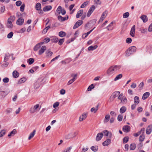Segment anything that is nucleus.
I'll return each mask as SVG.
<instances>
[{
	"label": "nucleus",
	"mask_w": 152,
	"mask_h": 152,
	"mask_svg": "<svg viewBox=\"0 0 152 152\" xmlns=\"http://www.w3.org/2000/svg\"><path fill=\"white\" fill-rule=\"evenodd\" d=\"M43 79L42 78H39L34 83V87L35 89L39 88L42 85Z\"/></svg>",
	"instance_id": "nucleus-1"
},
{
	"label": "nucleus",
	"mask_w": 152,
	"mask_h": 152,
	"mask_svg": "<svg viewBox=\"0 0 152 152\" xmlns=\"http://www.w3.org/2000/svg\"><path fill=\"white\" fill-rule=\"evenodd\" d=\"M136 48H128L125 52L126 56H129L136 50Z\"/></svg>",
	"instance_id": "nucleus-2"
},
{
	"label": "nucleus",
	"mask_w": 152,
	"mask_h": 152,
	"mask_svg": "<svg viewBox=\"0 0 152 152\" xmlns=\"http://www.w3.org/2000/svg\"><path fill=\"white\" fill-rule=\"evenodd\" d=\"M119 91H115L110 96L109 99L110 101L112 102L113 101L114 98L117 97L120 94Z\"/></svg>",
	"instance_id": "nucleus-3"
},
{
	"label": "nucleus",
	"mask_w": 152,
	"mask_h": 152,
	"mask_svg": "<svg viewBox=\"0 0 152 152\" xmlns=\"http://www.w3.org/2000/svg\"><path fill=\"white\" fill-rule=\"evenodd\" d=\"M108 14V12L107 10H105L103 12L101 17L99 21V23L102 22L103 20L106 18Z\"/></svg>",
	"instance_id": "nucleus-4"
},
{
	"label": "nucleus",
	"mask_w": 152,
	"mask_h": 152,
	"mask_svg": "<svg viewBox=\"0 0 152 152\" xmlns=\"http://www.w3.org/2000/svg\"><path fill=\"white\" fill-rule=\"evenodd\" d=\"M77 74H72L71 75V76L73 77V78L72 79H71L67 83V85H69L72 83L77 79Z\"/></svg>",
	"instance_id": "nucleus-5"
},
{
	"label": "nucleus",
	"mask_w": 152,
	"mask_h": 152,
	"mask_svg": "<svg viewBox=\"0 0 152 152\" xmlns=\"http://www.w3.org/2000/svg\"><path fill=\"white\" fill-rule=\"evenodd\" d=\"M95 9V6L93 5H92L89 8L87 13V16L89 17L91 15V14L93 12Z\"/></svg>",
	"instance_id": "nucleus-6"
},
{
	"label": "nucleus",
	"mask_w": 152,
	"mask_h": 152,
	"mask_svg": "<svg viewBox=\"0 0 152 152\" xmlns=\"http://www.w3.org/2000/svg\"><path fill=\"white\" fill-rule=\"evenodd\" d=\"M115 72L113 66L110 67L107 70V74L109 75H111L114 74Z\"/></svg>",
	"instance_id": "nucleus-7"
},
{
	"label": "nucleus",
	"mask_w": 152,
	"mask_h": 152,
	"mask_svg": "<svg viewBox=\"0 0 152 152\" xmlns=\"http://www.w3.org/2000/svg\"><path fill=\"white\" fill-rule=\"evenodd\" d=\"M83 23V21L81 20H78L74 25L73 27L74 29H75Z\"/></svg>",
	"instance_id": "nucleus-8"
},
{
	"label": "nucleus",
	"mask_w": 152,
	"mask_h": 152,
	"mask_svg": "<svg viewBox=\"0 0 152 152\" xmlns=\"http://www.w3.org/2000/svg\"><path fill=\"white\" fill-rule=\"evenodd\" d=\"M39 105L37 104L34 105L33 107H31L30 110V111L31 113H33L36 112V109L39 107Z\"/></svg>",
	"instance_id": "nucleus-9"
},
{
	"label": "nucleus",
	"mask_w": 152,
	"mask_h": 152,
	"mask_svg": "<svg viewBox=\"0 0 152 152\" xmlns=\"http://www.w3.org/2000/svg\"><path fill=\"white\" fill-rule=\"evenodd\" d=\"M135 25L133 26L132 27L130 33V35L132 37H134L135 35Z\"/></svg>",
	"instance_id": "nucleus-10"
},
{
	"label": "nucleus",
	"mask_w": 152,
	"mask_h": 152,
	"mask_svg": "<svg viewBox=\"0 0 152 152\" xmlns=\"http://www.w3.org/2000/svg\"><path fill=\"white\" fill-rule=\"evenodd\" d=\"M24 23V19L22 18H19L16 21V23L18 25L21 26Z\"/></svg>",
	"instance_id": "nucleus-11"
},
{
	"label": "nucleus",
	"mask_w": 152,
	"mask_h": 152,
	"mask_svg": "<svg viewBox=\"0 0 152 152\" xmlns=\"http://www.w3.org/2000/svg\"><path fill=\"white\" fill-rule=\"evenodd\" d=\"M152 131V125H149L147 127L146 130V133L147 134H151Z\"/></svg>",
	"instance_id": "nucleus-12"
},
{
	"label": "nucleus",
	"mask_w": 152,
	"mask_h": 152,
	"mask_svg": "<svg viewBox=\"0 0 152 152\" xmlns=\"http://www.w3.org/2000/svg\"><path fill=\"white\" fill-rule=\"evenodd\" d=\"M103 134L102 133H98L96 136V141H99L101 140L103 137Z\"/></svg>",
	"instance_id": "nucleus-13"
},
{
	"label": "nucleus",
	"mask_w": 152,
	"mask_h": 152,
	"mask_svg": "<svg viewBox=\"0 0 152 152\" xmlns=\"http://www.w3.org/2000/svg\"><path fill=\"white\" fill-rule=\"evenodd\" d=\"M130 127L128 125L124 126L123 127V130L124 132H128L130 131Z\"/></svg>",
	"instance_id": "nucleus-14"
},
{
	"label": "nucleus",
	"mask_w": 152,
	"mask_h": 152,
	"mask_svg": "<svg viewBox=\"0 0 152 152\" xmlns=\"http://www.w3.org/2000/svg\"><path fill=\"white\" fill-rule=\"evenodd\" d=\"M87 115V113H84L83 114L81 115L79 118V121H81L85 120L86 118Z\"/></svg>",
	"instance_id": "nucleus-15"
},
{
	"label": "nucleus",
	"mask_w": 152,
	"mask_h": 152,
	"mask_svg": "<svg viewBox=\"0 0 152 152\" xmlns=\"http://www.w3.org/2000/svg\"><path fill=\"white\" fill-rule=\"evenodd\" d=\"M68 18V17L67 16V17H63L61 15H59L58 17V20L61 22H62L65 21L66 20H67Z\"/></svg>",
	"instance_id": "nucleus-16"
},
{
	"label": "nucleus",
	"mask_w": 152,
	"mask_h": 152,
	"mask_svg": "<svg viewBox=\"0 0 152 152\" xmlns=\"http://www.w3.org/2000/svg\"><path fill=\"white\" fill-rule=\"evenodd\" d=\"M62 7L61 6H59L58 7L56 10V12L55 13V15H60Z\"/></svg>",
	"instance_id": "nucleus-17"
},
{
	"label": "nucleus",
	"mask_w": 152,
	"mask_h": 152,
	"mask_svg": "<svg viewBox=\"0 0 152 152\" xmlns=\"http://www.w3.org/2000/svg\"><path fill=\"white\" fill-rule=\"evenodd\" d=\"M39 67L38 66H36L33 67L31 69L29 70V72L31 73H33L35 72L36 71Z\"/></svg>",
	"instance_id": "nucleus-18"
},
{
	"label": "nucleus",
	"mask_w": 152,
	"mask_h": 152,
	"mask_svg": "<svg viewBox=\"0 0 152 152\" xmlns=\"http://www.w3.org/2000/svg\"><path fill=\"white\" fill-rule=\"evenodd\" d=\"M111 142V140L110 139H107L102 143V145L104 146H106L108 145Z\"/></svg>",
	"instance_id": "nucleus-19"
},
{
	"label": "nucleus",
	"mask_w": 152,
	"mask_h": 152,
	"mask_svg": "<svg viewBox=\"0 0 152 152\" xmlns=\"http://www.w3.org/2000/svg\"><path fill=\"white\" fill-rule=\"evenodd\" d=\"M44 43V42L39 43L35 45L34 48H45L46 47L45 45H43Z\"/></svg>",
	"instance_id": "nucleus-20"
},
{
	"label": "nucleus",
	"mask_w": 152,
	"mask_h": 152,
	"mask_svg": "<svg viewBox=\"0 0 152 152\" xmlns=\"http://www.w3.org/2000/svg\"><path fill=\"white\" fill-rule=\"evenodd\" d=\"M134 104H138L140 102V99L138 97L135 96L134 98Z\"/></svg>",
	"instance_id": "nucleus-21"
},
{
	"label": "nucleus",
	"mask_w": 152,
	"mask_h": 152,
	"mask_svg": "<svg viewBox=\"0 0 152 152\" xmlns=\"http://www.w3.org/2000/svg\"><path fill=\"white\" fill-rule=\"evenodd\" d=\"M52 8V7L51 6H47L43 8V10L44 12H47L50 10Z\"/></svg>",
	"instance_id": "nucleus-22"
},
{
	"label": "nucleus",
	"mask_w": 152,
	"mask_h": 152,
	"mask_svg": "<svg viewBox=\"0 0 152 152\" xmlns=\"http://www.w3.org/2000/svg\"><path fill=\"white\" fill-rule=\"evenodd\" d=\"M13 22L11 21L8 19L7 23V27L9 28H12L13 27V24L12 22Z\"/></svg>",
	"instance_id": "nucleus-23"
},
{
	"label": "nucleus",
	"mask_w": 152,
	"mask_h": 152,
	"mask_svg": "<svg viewBox=\"0 0 152 152\" xmlns=\"http://www.w3.org/2000/svg\"><path fill=\"white\" fill-rule=\"evenodd\" d=\"M99 106V104H98L96 106V107H92L91 109V111L92 112H94V113H96L97 111L98 110Z\"/></svg>",
	"instance_id": "nucleus-24"
},
{
	"label": "nucleus",
	"mask_w": 152,
	"mask_h": 152,
	"mask_svg": "<svg viewBox=\"0 0 152 152\" xmlns=\"http://www.w3.org/2000/svg\"><path fill=\"white\" fill-rule=\"evenodd\" d=\"M149 95L150 93L149 92H145L143 94L142 96V99L143 100L145 99L149 96Z\"/></svg>",
	"instance_id": "nucleus-25"
},
{
	"label": "nucleus",
	"mask_w": 152,
	"mask_h": 152,
	"mask_svg": "<svg viewBox=\"0 0 152 152\" xmlns=\"http://www.w3.org/2000/svg\"><path fill=\"white\" fill-rule=\"evenodd\" d=\"M83 10H80L79 11L76 15V17L77 18H78L80 17L82 15L83 13Z\"/></svg>",
	"instance_id": "nucleus-26"
},
{
	"label": "nucleus",
	"mask_w": 152,
	"mask_h": 152,
	"mask_svg": "<svg viewBox=\"0 0 152 152\" xmlns=\"http://www.w3.org/2000/svg\"><path fill=\"white\" fill-rule=\"evenodd\" d=\"M140 18L144 23L146 22L148 20V18L147 16L145 15H142L140 17Z\"/></svg>",
	"instance_id": "nucleus-27"
},
{
	"label": "nucleus",
	"mask_w": 152,
	"mask_h": 152,
	"mask_svg": "<svg viewBox=\"0 0 152 152\" xmlns=\"http://www.w3.org/2000/svg\"><path fill=\"white\" fill-rule=\"evenodd\" d=\"M13 77L15 78H16L19 76V73L16 71H13L12 73Z\"/></svg>",
	"instance_id": "nucleus-28"
},
{
	"label": "nucleus",
	"mask_w": 152,
	"mask_h": 152,
	"mask_svg": "<svg viewBox=\"0 0 152 152\" xmlns=\"http://www.w3.org/2000/svg\"><path fill=\"white\" fill-rule=\"evenodd\" d=\"M6 129H3L0 132V137H2L6 134Z\"/></svg>",
	"instance_id": "nucleus-29"
},
{
	"label": "nucleus",
	"mask_w": 152,
	"mask_h": 152,
	"mask_svg": "<svg viewBox=\"0 0 152 152\" xmlns=\"http://www.w3.org/2000/svg\"><path fill=\"white\" fill-rule=\"evenodd\" d=\"M126 110V107L125 106H123L120 108V112L121 113H123L125 112Z\"/></svg>",
	"instance_id": "nucleus-30"
},
{
	"label": "nucleus",
	"mask_w": 152,
	"mask_h": 152,
	"mask_svg": "<svg viewBox=\"0 0 152 152\" xmlns=\"http://www.w3.org/2000/svg\"><path fill=\"white\" fill-rule=\"evenodd\" d=\"M16 130L15 129H14L8 134V136L9 137L13 136L16 134Z\"/></svg>",
	"instance_id": "nucleus-31"
},
{
	"label": "nucleus",
	"mask_w": 152,
	"mask_h": 152,
	"mask_svg": "<svg viewBox=\"0 0 152 152\" xmlns=\"http://www.w3.org/2000/svg\"><path fill=\"white\" fill-rule=\"evenodd\" d=\"M127 101V99L125 97L123 96L121 100V103L123 104H126Z\"/></svg>",
	"instance_id": "nucleus-32"
},
{
	"label": "nucleus",
	"mask_w": 152,
	"mask_h": 152,
	"mask_svg": "<svg viewBox=\"0 0 152 152\" xmlns=\"http://www.w3.org/2000/svg\"><path fill=\"white\" fill-rule=\"evenodd\" d=\"M95 27H94L93 28L92 30H91L88 32L84 34L83 36L82 37H83V36H85V37L84 38H85L87 37L93 31V30L95 28Z\"/></svg>",
	"instance_id": "nucleus-33"
},
{
	"label": "nucleus",
	"mask_w": 152,
	"mask_h": 152,
	"mask_svg": "<svg viewBox=\"0 0 152 152\" xmlns=\"http://www.w3.org/2000/svg\"><path fill=\"white\" fill-rule=\"evenodd\" d=\"M136 148V144L134 143H133L130 144V149L131 150H134Z\"/></svg>",
	"instance_id": "nucleus-34"
},
{
	"label": "nucleus",
	"mask_w": 152,
	"mask_h": 152,
	"mask_svg": "<svg viewBox=\"0 0 152 152\" xmlns=\"http://www.w3.org/2000/svg\"><path fill=\"white\" fill-rule=\"evenodd\" d=\"M66 35L65 32L63 31H60L58 34V35L61 37H65Z\"/></svg>",
	"instance_id": "nucleus-35"
},
{
	"label": "nucleus",
	"mask_w": 152,
	"mask_h": 152,
	"mask_svg": "<svg viewBox=\"0 0 152 152\" xmlns=\"http://www.w3.org/2000/svg\"><path fill=\"white\" fill-rule=\"evenodd\" d=\"M122 77V74H119L117 75L114 79V81H116V80H119Z\"/></svg>",
	"instance_id": "nucleus-36"
},
{
	"label": "nucleus",
	"mask_w": 152,
	"mask_h": 152,
	"mask_svg": "<svg viewBox=\"0 0 152 152\" xmlns=\"http://www.w3.org/2000/svg\"><path fill=\"white\" fill-rule=\"evenodd\" d=\"M36 9L37 10H40L41 9V4L39 3H37L36 5Z\"/></svg>",
	"instance_id": "nucleus-37"
},
{
	"label": "nucleus",
	"mask_w": 152,
	"mask_h": 152,
	"mask_svg": "<svg viewBox=\"0 0 152 152\" xmlns=\"http://www.w3.org/2000/svg\"><path fill=\"white\" fill-rule=\"evenodd\" d=\"M110 118V116L109 114L107 115L105 117L104 120V122H107L109 120Z\"/></svg>",
	"instance_id": "nucleus-38"
},
{
	"label": "nucleus",
	"mask_w": 152,
	"mask_h": 152,
	"mask_svg": "<svg viewBox=\"0 0 152 152\" xmlns=\"http://www.w3.org/2000/svg\"><path fill=\"white\" fill-rule=\"evenodd\" d=\"M26 80V79L25 77H23L19 80L18 82L19 84H21L24 82Z\"/></svg>",
	"instance_id": "nucleus-39"
},
{
	"label": "nucleus",
	"mask_w": 152,
	"mask_h": 152,
	"mask_svg": "<svg viewBox=\"0 0 152 152\" xmlns=\"http://www.w3.org/2000/svg\"><path fill=\"white\" fill-rule=\"evenodd\" d=\"M113 66L115 72L119 70L121 68V66L120 65H115Z\"/></svg>",
	"instance_id": "nucleus-40"
},
{
	"label": "nucleus",
	"mask_w": 152,
	"mask_h": 152,
	"mask_svg": "<svg viewBox=\"0 0 152 152\" xmlns=\"http://www.w3.org/2000/svg\"><path fill=\"white\" fill-rule=\"evenodd\" d=\"M46 53L47 54V56L50 57L52 56L53 53L52 52L48 50L46 51Z\"/></svg>",
	"instance_id": "nucleus-41"
},
{
	"label": "nucleus",
	"mask_w": 152,
	"mask_h": 152,
	"mask_svg": "<svg viewBox=\"0 0 152 152\" xmlns=\"http://www.w3.org/2000/svg\"><path fill=\"white\" fill-rule=\"evenodd\" d=\"M15 19V16L13 15V16H11L10 17H9L8 19L9 20H10L12 21V22H14Z\"/></svg>",
	"instance_id": "nucleus-42"
},
{
	"label": "nucleus",
	"mask_w": 152,
	"mask_h": 152,
	"mask_svg": "<svg viewBox=\"0 0 152 152\" xmlns=\"http://www.w3.org/2000/svg\"><path fill=\"white\" fill-rule=\"evenodd\" d=\"M91 149L94 151L96 152L98 150V147L96 146H93L91 147Z\"/></svg>",
	"instance_id": "nucleus-43"
},
{
	"label": "nucleus",
	"mask_w": 152,
	"mask_h": 152,
	"mask_svg": "<svg viewBox=\"0 0 152 152\" xmlns=\"http://www.w3.org/2000/svg\"><path fill=\"white\" fill-rule=\"evenodd\" d=\"M35 130H34L33 132L30 134V136H29V140L34 136L35 134Z\"/></svg>",
	"instance_id": "nucleus-44"
},
{
	"label": "nucleus",
	"mask_w": 152,
	"mask_h": 152,
	"mask_svg": "<svg viewBox=\"0 0 152 152\" xmlns=\"http://www.w3.org/2000/svg\"><path fill=\"white\" fill-rule=\"evenodd\" d=\"M89 2L88 1H86L84 2L80 6V8H83L85 7L89 3Z\"/></svg>",
	"instance_id": "nucleus-45"
},
{
	"label": "nucleus",
	"mask_w": 152,
	"mask_h": 152,
	"mask_svg": "<svg viewBox=\"0 0 152 152\" xmlns=\"http://www.w3.org/2000/svg\"><path fill=\"white\" fill-rule=\"evenodd\" d=\"M94 87V85L93 84H92L88 88H87V90L88 91H90L92 89H93Z\"/></svg>",
	"instance_id": "nucleus-46"
},
{
	"label": "nucleus",
	"mask_w": 152,
	"mask_h": 152,
	"mask_svg": "<svg viewBox=\"0 0 152 152\" xmlns=\"http://www.w3.org/2000/svg\"><path fill=\"white\" fill-rule=\"evenodd\" d=\"M113 22H112L107 27V28L108 30H111L113 29V27L109 28L110 27H112Z\"/></svg>",
	"instance_id": "nucleus-47"
},
{
	"label": "nucleus",
	"mask_w": 152,
	"mask_h": 152,
	"mask_svg": "<svg viewBox=\"0 0 152 152\" xmlns=\"http://www.w3.org/2000/svg\"><path fill=\"white\" fill-rule=\"evenodd\" d=\"M129 140V137H124L123 139V143H126Z\"/></svg>",
	"instance_id": "nucleus-48"
},
{
	"label": "nucleus",
	"mask_w": 152,
	"mask_h": 152,
	"mask_svg": "<svg viewBox=\"0 0 152 152\" xmlns=\"http://www.w3.org/2000/svg\"><path fill=\"white\" fill-rule=\"evenodd\" d=\"M72 137L71 133H69L65 135V137L66 139H69Z\"/></svg>",
	"instance_id": "nucleus-49"
},
{
	"label": "nucleus",
	"mask_w": 152,
	"mask_h": 152,
	"mask_svg": "<svg viewBox=\"0 0 152 152\" xmlns=\"http://www.w3.org/2000/svg\"><path fill=\"white\" fill-rule=\"evenodd\" d=\"M51 41L52 42H57L58 41V39L57 37H55L51 39Z\"/></svg>",
	"instance_id": "nucleus-50"
},
{
	"label": "nucleus",
	"mask_w": 152,
	"mask_h": 152,
	"mask_svg": "<svg viewBox=\"0 0 152 152\" xmlns=\"http://www.w3.org/2000/svg\"><path fill=\"white\" fill-rule=\"evenodd\" d=\"M129 12H126L123 14V17L124 18H126L129 16Z\"/></svg>",
	"instance_id": "nucleus-51"
},
{
	"label": "nucleus",
	"mask_w": 152,
	"mask_h": 152,
	"mask_svg": "<svg viewBox=\"0 0 152 152\" xmlns=\"http://www.w3.org/2000/svg\"><path fill=\"white\" fill-rule=\"evenodd\" d=\"M5 10V8L4 6H3L1 7V8L0 10V13H3L4 12Z\"/></svg>",
	"instance_id": "nucleus-52"
},
{
	"label": "nucleus",
	"mask_w": 152,
	"mask_h": 152,
	"mask_svg": "<svg viewBox=\"0 0 152 152\" xmlns=\"http://www.w3.org/2000/svg\"><path fill=\"white\" fill-rule=\"evenodd\" d=\"M123 116L122 115L120 114L118 117V120L119 121H121L122 120Z\"/></svg>",
	"instance_id": "nucleus-53"
},
{
	"label": "nucleus",
	"mask_w": 152,
	"mask_h": 152,
	"mask_svg": "<svg viewBox=\"0 0 152 152\" xmlns=\"http://www.w3.org/2000/svg\"><path fill=\"white\" fill-rule=\"evenodd\" d=\"M45 49H44V48H41V49L39 50V55H41L44 52Z\"/></svg>",
	"instance_id": "nucleus-54"
},
{
	"label": "nucleus",
	"mask_w": 152,
	"mask_h": 152,
	"mask_svg": "<svg viewBox=\"0 0 152 152\" xmlns=\"http://www.w3.org/2000/svg\"><path fill=\"white\" fill-rule=\"evenodd\" d=\"M13 35V33L12 32H10L9 34H8L7 35V37L8 38H11Z\"/></svg>",
	"instance_id": "nucleus-55"
},
{
	"label": "nucleus",
	"mask_w": 152,
	"mask_h": 152,
	"mask_svg": "<svg viewBox=\"0 0 152 152\" xmlns=\"http://www.w3.org/2000/svg\"><path fill=\"white\" fill-rule=\"evenodd\" d=\"M64 41V39L63 38L60 39L58 42V44L59 45H61L62 44Z\"/></svg>",
	"instance_id": "nucleus-56"
},
{
	"label": "nucleus",
	"mask_w": 152,
	"mask_h": 152,
	"mask_svg": "<svg viewBox=\"0 0 152 152\" xmlns=\"http://www.w3.org/2000/svg\"><path fill=\"white\" fill-rule=\"evenodd\" d=\"M25 6V4H23L21 6L20 8V10L21 11L23 12L24 11V10Z\"/></svg>",
	"instance_id": "nucleus-57"
},
{
	"label": "nucleus",
	"mask_w": 152,
	"mask_h": 152,
	"mask_svg": "<svg viewBox=\"0 0 152 152\" xmlns=\"http://www.w3.org/2000/svg\"><path fill=\"white\" fill-rule=\"evenodd\" d=\"M22 2L20 1H18L16 2V5L17 6H20L22 4Z\"/></svg>",
	"instance_id": "nucleus-58"
},
{
	"label": "nucleus",
	"mask_w": 152,
	"mask_h": 152,
	"mask_svg": "<svg viewBox=\"0 0 152 152\" xmlns=\"http://www.w3.org/2000/svg\"><path fill=\"white\" fill-rule=\"evenodd\" d=\"M9 58V56L7 55V54H6L5 56L4 59V61L5 62H6L8 61V60Z\"/></svg>",
	"instance_id": "nucleus-59"
},
{
	"label": "nucleus",
	"mask_w": 152,
	"mask_h": 152,
	"mask_svg": "<svg viewBox=\"0 0 152 152\" xmlns=\"http://www.w3.org/2000/svg\"><path fill=\"white\" fill-rule=\"evenodd\" d=\"M59 104V102H56L53 105V107L54 108L58 106Z\"/></svg>",
	"instance_id": "nucleus-60"
},
{
	"label": "nucleus",
	"mask_w": 152,
	"mask_h": 152,
	"mask_svg": "<svg viewBox=\"0 0 152 152\" xmlns=\"http://www.w3.org/2000/svg\"><path fill=\"white\" fill-rule=\"evenodd\" d=\"M144 136L143 135H140L139 137V140L140 141H142L144 139Z\"/></svg>",
	"instance_id": "nucleus-61"
},
{
	"label": "nucleus",
	"mask_w": 152,
	"mask_h": 152,
	"mask_svg": "<svg viewBox=\"0 0 152 152\" xmlns=\"http://www.w3.org/2000/svg\"><path fill=\"white\" fill-rule=\"evenodd\" d=\"M3 81L4 83H7L9 81V79L8 78L6 77L3 79Z\"/></svg>",
	"instance_id": "nucleus-62"
},
{
	"label": "nucleus",
	"mask_w": 152,
	"mask_h": 152,
	"mask_svg": "<svg viewBox=\"0 0 152 152\" xmlns=\"http://www.w3.org/2000/svg\"><path fill=\"white\" fill-rule=\"evenodd\" d=\"M144 86V83L143 82H141L139 85V88L141 90L142 89V88Z\"/></svg>",
	"instance_id": "nucleus-63"
},
{
	"label": "nucleus",
	"mask_w": 152,
	"mask_h": 152,
	"mask_svg": "<svg viewBox=\"0 0 152 152\" xmlns=\"http://www.w3.org/2000/svg\"><path fill=\"white\" fill-rule=\"evenodd\" d=\"M126 41L127 43H129L132 42V39L130 38H128L126 39Z\"/></svg>",
	"instance_id": "nucleus-64"
}]
</instances>
